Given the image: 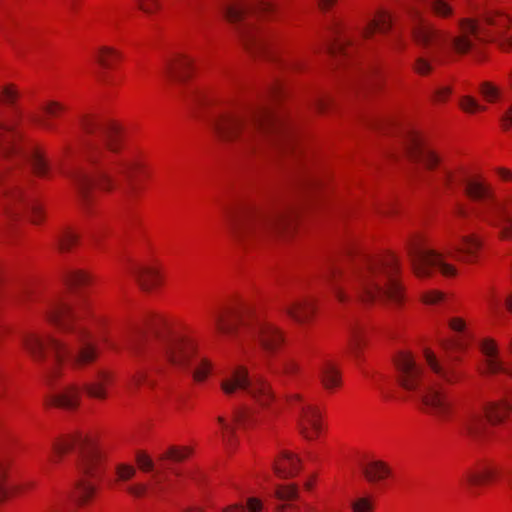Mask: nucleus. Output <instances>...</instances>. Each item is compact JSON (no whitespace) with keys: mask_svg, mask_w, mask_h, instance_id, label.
<instances>
[{"mask_svg":"<svg viewBox=\"0 0 512 512\" xmlns=\"http://www.w3.org/2000/svg\"><path fill=\"white\" fill-rule=\"evenodd\" d=\"M44 314L58 328L62 337L56 339L42 333L28 332L22 336L21 341L33 361L45 366L48 381L52 385L58 367L65 360L82 367L92 363L97 358L98 351L83 325L85 313L80 307L55 298L46 304Z\"/></svg>","mask_w":512,"mask_h":512,"instance_id":"nucleus-1","label":"nucleus"},{"mask_svg":"<svg viewBox=\"0 0 512 512\" xmlns=\"http://www.w3.org/2000/svg\"><path fill=\"white\" fill-rule=\"evenodd\" d=\"M398 272V259L389 253L376 257L364 256L349 267L331 263L323 278L342 304L349 301L351 292L363 302L399 305L404 295L398 282Z\"/></svg>","mask_w":512,"mask_h":512,"instance_id":"nucleus-2","label":"nucleus"},{"mask_svg":"<svg viewBox=\"0 0 512 512\" xmlns=\"http://www.w3.org/2000/svg\"><path fill=\"white\" fill-rule=\"evenodd\" d=\"M208 124L216 138L226 144L256 149L264 143H272L281 149L294 150L292 132L267 104L249 109L215 110Z\"/></svg>","mask_w":512,"mask_h":512,"instance_id":"nucleus-3","label":"nucleus"},{"mask_svg":"<svg viewBox=\"0 0 512 512\" xmlns=\"http://www.w3.org/2000/svg\"><path fill=\"white\" fill-rule=\"evenodd\" d=\"M80 125L83 132L90 137L87 140V146L94 168L92 171L76 168L68 174V177L75 186L79 201L86 206L89 202L90 188L93 185L103 190H111L114 187L115 177L120 175L130 179L137 170L138 163L131 159L109 158L104 153V149L116 153L120 148V131L115 123L84 117Z\"/></svg>","mask_w":512,"mask_h":512,"instance_id":"nucleus-4","label":"nucleus"},{"mask_svg":"<svg viewBox=\"0 0 512 512\" xmlns=\"http://www.w3.org/2000/svg\"><path fill=\"white\" fill-rule=\"evenodd\" d=\"M109 345L114 350L123 347L138 360H154L164 356L176 369L189 372L196 382L204 381L212 369L210 361L196 354L191 339L165 327H154L149 331L138 329L125 337L123 345Z\"/></svg>","mask_w":512,"mask_h":512,"instance_id":"nucleus-5","label":"nucleus"},{"mask_svg":"<svg viewBox=\"0 0 512 512\" xmlns=\"http://www.w3.org/2000/svg\"><path fill=\"white\" fill-rule=\"evenodd\" d=\"M405 10L411 18L413 40L427 51V55L419 56L415 61L414 69L419 74L425 75L432 70V61L438 59L439 53L452 50L457 54H465L482 40V28L475 20H459V32L451 36L425 18L415 4H407Z\"/></svg>","mask_w":512,"mask_h":512,"instance_id":"nucleus-6","label":"nucleus"},{"mask_svg":"<svg viewBox=\"0 0 512 512\" xmlns=\"http://www.w3.org/2000/svg\"><path fill=\"white\" fill-rule=\"evenodd\" d=\"M294 215L292 204L282 199L264 205H246L228 212L227 232L241 244L264 242L287 231Z\"/></svg>","mask_w":512,"mask_h":512,"instance_id":"nucleus-7","label":"nucleus"},{"mask_svg":"<svg viewBox=\"0 0 512 512\" xmlns=\"http://www.w3.org/2000/svg\"><path fill=\"white\" fill-rule=\"evenodd\" d=\"M18 97L12 85L0 87V154L15 166L29 162L36 176L46 177L50 166L44 153L26 140L20 128L23 111L16 105Z\"/></svg>","mask_w":512,"mask_h":512,"instance_id":"nucleus-8","label":"nucleus"},{"mask_svg":"<svg viewBox=\"0 0 512 512\" xmlns=\"http://www.w3.org/2000/svg\"><path fill=\"white\" fill-rule=\"evenodd\" d=\"M439 182L445 190L465 184V193L476 203L472 213L479 220L500 229V237L509 239L512 233V196L498 199L489 184L481 180H468L462 168H443Z\"/></svg>","mask_w":512,"mask_h":512,"instance_id":"nucleus-9","label":"nucleus"},{"mask_svg":"<svg viewBox=\"0 0 512 512\" xmlns=\"http://www.w3.org/2000/svg\"><path fill=\"white\" fill-rule=\"evenodd\" d=\"M213 321L220 335L237 341L257 339L267 353L275 351L283 341L277 327L255 315L247 306L215 312Z\"/></svg>","mask_w":512,"mask_h":512,"instance_id":"nucleus-10","label":"nucleus"},{"mask_svg":"<svg viewBox=\"0 0 512 512\" xmlns=\"http://www.w3.org/2000/svg\"><path fill=\"white\" fill-rule=\"evenodd\" d=\"M224 17L233 24L239 38L249 50L273 55L271 32L259 27L261 14L273 9L272 0H221Z\"/></svg>","mask_w":512,"mask_h":512,"instance_id":"nucleus-11","label":"nucleus"},{"mask_svg":"<svg viewBox=\"0 0 512 512\" xmlns=\"http://www.w3.org/2000/svg\"><path fill=\"white\" fill-rule=\"evenodd\" d=\"M395 365L398 370V379L401 386L417 392L423 403L426 413L439 422H448L453 418V401L441 387H435L427 383L421 368L416 364L409 352H400L395 357Z\"/></svg>","mask_w":512,"mask_h":512,"instance_id":"nucleus-12","label":"nucleus"},{"mask_svg":"<svg viewBox=\"0 0 512 512\" xmlns=\"http://www.w3.org/2000/svg\"><path fill=\"white\" fill-rule=\"evenodd\" d=\"M31 182L30 175L20 170L0 171V195L7 213L39 224L43 219V212L36 198L28 191Z\"/></svg>","mask_w":512,"mask_h":512,"instance_id":"nucleus-13","label":"nucleus"},{"mask_svg":"<svg viewBox=\"0 0 512 512\" xmlns=\"http://www.w3.org/2000/svg\"><path fill=\"white\" fill-rule=\"evenodd\" d=\"M392 25L391 16L385 11H378L374 17L367 16L360 27H358L357 36L339 23H335L332 27V42L327 49L329 54L335 58L349 57L356 49L358 38L367 39L373 35L375 31L386 33Z\"/></svg>","mask_w":512,"mask_h":512,"instance_id":"nucleus-14","label":"nucleus"},{"mask_svg":"<svg viewBox=\"0 0 512 512\" xmlns=\"http://www.w3.org/2000/svg\"><path fill=\"white\" fill-rule=\"evenodd\" d=\"M70 450L79 452V468L85 475L96 476L99 473L102 459L101 452L94 440L83 434L53 442L49 461L56 463L62 455Z\"/></svg>","mask_w":512,"mask_h":512,"instance_id":"nucleus-15","label":"nucleus"},{"mask_svg":"<svg viewBox=\"0 0 512 512\" xmlns=\"http://www.w3.org/2000/svg\"><path fill=\"white\" fill-rule=\"evenodd\" d=\"M407 255L418 277L429 276L432 269H438L444 276L456 275V268L446 262V255L428 247L420 238L407 244Z\"/></svg>","mask_w":512,"mask_h":512,"instance_id":"nucleus-16","label":"nucleus"},{"mask_svg":"<svg viewBox=\"0 0 512 512\" xmlns=\"http://www.w3.org/2000/svg\"><path fill=\"white\" fill-rule=\"evenodd\" d=\"M512 418V393L504 399L492 402L485 408V417L481 412H469L461 420L465 432L474 439L486 434L487 421L491 424L502 423Z\"/></svg>","mask_w":512,"mask_h":512,"instance_id":"nucleus-17","label":"nucleus"},{"mask_svg":"<svg viewBox=\"0 0 512 512\" xmlns=\"http://www.w3.org/2000/svg\"><path fill=\"white\" fill-rule=\"evenodd\" d=\"M220 386L229 396L238 390H243L263 406L273 398L269 385L261 379L252 380L248 370L243 366L231 369L224 374Z\"/></svg>","mask_w":512,"mask_h":512,"instance_id":"nucleus-18","label":"nucleus"},{"mask_svg":"<svg viewBox=\"0 0 512 512\" xmlns=\"http://www.w3.org/2000/svg\"><path fill=\"white\" fill-rule=\"evenodd\" d=\"M407 153L411 162L417 166V170L420 166L432 170L440 163L438 155L416 133L409 135Z\"/></svg>","mask_w":512,"mask_h":512,"instance_id":"nucleus-19","label":"nucleus"},{"mask_svg":"<svg viewBox=\"0 0 512 512\" xmlns=\"http://www.w3.org/2000/svg\"><path fill=\"white\" fill-rule=\"evenodd\" d=\"M273 512H301L299 489L295 484L276 485L271 495Z\"/></svg>","mask_w":512,"mask_h":512,"instance_id":"nucleus-20","label":"nucleus"},{"mask_svg":"<svg viewBox=\"0 0 512 512\" xmlns=\"http://www.w3.org/2000/svg\"><path fill=\"white\" fill-rule=\"evenodd\" d=\"M298 425L307 440H314L321 431L320 412L317 407L300 402Z\"/></svg>","mask_w":512,"mask_h":512,"instance_id":"nucleus-21","label":"nucleus"},{"mask_svg":"<svg viewBox=\"0 0 512 512\" xmlns=\"http://www.w3.org/2000/svg\"><path fill=\"white\" fill-rule=\"evenodd\" d=\"M480 348L485 357L483 368L485 373H504L512 377V365L508 366L504 361L500 359L498 347L494 340H483Z\"/></svg>","mask_w":512,"mask_h":512,"instance_id":"nucleus-22","label":"nucleus"},{"mask_svg":"<svg viewBox=\"0 0 512 512\" xmlns=\"http://www.w3.org/2000/svg\"><path fill=\"white\" fill-rule=\"evenodd\" d=\"M81 391V386L68 383L52 392L48 400L49 404L63 409H75L80 403Z\"/></svg>","mask_w":512,"mask_h":512,"instance_id":"nucleus-23","label":"nucleus"},{"mask_svg":"<svg viewBox=\"0 0 512 512\" xmlns=\"http://www.w3.org/2000/svg\"><path fill=\"white\" fill-rule=\"evenodd\" d=\"M285 313L297 323L309 321L315 311V300L310 297L292 299L283 305Z\"/></svg>","mask_w":512,"mask_h":512,"instance_id":"nucleus-24","label":"nucleus"},{"mask_svg":"<svg viewBox=\"0 0 512 512\" xmlns=\"http://www.w3.org/2000/svg\"><path fill=\"white\" fill-rule=\"evenodd\" d=\"M481 245V241L475 235L461 236L460 244L452 247L447 252V257L466 263L474 262Z\"/></svg>","mask_w":512,"mask_h":512,"instance_id":"nucleus-25","label":"nucleus"},{"mask_svg":"<svg viewBox=\"0 0 512 512\" xmlns=\"http://www.w3.org/2000/svg\"><path fill=\"white\" fill-rule=\"evenodd\" d=\"M217 421L221 427V437L223 441L231 446L235 438V425L247 428L251 422V415L247 409H236L233 412V421L229 422L224 417L219 416Z\"/></svg>","mask_w":512,"mask_h":512,"instance_id":"nucleus-26","label":"nucleus"},{"mask_svg":"<svg viewBox=\"0 0 512 512\" xmlns=\"http://www.w3.org/2000/svg\"><path fill=\"white\" fill-rule=\"evenodd\" d=\"M193 68V59L184 54H177L166 59L163 67L164 74L175 81H184Z\"/></svg>","mask_w":512,"mask_h":512,"instance_id":"nucleus-27","label":"nucleus"},{"mask_svg":"<svg viewBox=\"0 0 512 512\" xmlns=\"http://www.w3.org/2000/svg\"><path fill=\"white\" fill-rule=\"evenodd\" d=\"M498 473L499 470L496 466L485 464L466 470L462 475V482L468 488H472L492 481Z\"/></svg>","mask_w":512,"mask_h":512,"instance_id":"nucleus-28","label":"nucleus"},{"mask_svg":"<svg viewBox=\"0 0 512 512\" xmlns=\"http://www.w3.org/2000/svg\"><path fill=\"white\" fill-rule=\"evenodd\" d=\"M273 468L277 477L281 479L291 478L299 472L300 460L296 455L285 451L282 453L281 457L274 462Z\"/></svg>","mask_w":512,"mask_h":512,"instance_id":"nucleus-29","label":"nucleus"},{"mask_svg":"<svg viewBox=\"0 0 512 512\" xmlns=\"http://www.w3.org/2000/svg\"><path fill=\"white\" fill-rule=\"evenodd\" d=\"M130 273L144 291H150L159 283V274L151 267L135 265L131 268Z\"/></svg>","mask_w":512,"mask_h":512,"instance_id":"nucleus-30","label":"nucleus"},{"mask_svg":"<svg viewBox=\"0 0 512 512\" xmlns=\"http://www.w3.org/2000/svg\"><path fill=\"white\" fill-rule=\"evenodd\" d=\"M113 382V375L107 371H99L93 381L85 384L84 388L88 396L105 399L107 397L106 387Z\"/></svg>","mask_w":512,"mask_h":512,"instance_id":"nucleus-31","label":"nucleus"},{"mask_svg":"<svg viewBox=\"0 0 512 512\" xmlns=\"http://www.w3.org/2000/svg\"><path fill=\"white\" fill-rule=\"evenodd\" d=\"M425 359L433 373L441 380L451 383L456 378L450 367L440 362L435 354L429 350L425 351Z\"/></svg>","mask_w":512,"mask_h":512,"instance_id":"nucleus-32","label":"nucleus"},{"mask_svg":"<svg viewBox=\"0 0 512 512\" xmlns=\"http://www.w3.org/2000/svg\"><path fill=\"white\" fill-rule=\"evenodd\" d=\"M319 377L326 389H332L340 385L339 370L329 361H325L321 364L319 368Z\"/></svg>","mask_w":512,"mask_h":512,"instance_id":"nucleus-33","label":"nucleus"},{"mask_svg":"<svg viewBox=\"0 0 512 512\" xmlns=\"http://www.w3.org/2000/svg\"><path fill=\"white\" fill-rule=\"evenodd\" d=\"M43 110L47 118L34 114L31 115V120L38 123L46 130H54L55 125L48 118L57 117L59 113L64 110V107L56 101H50L43 107Z\"/></svg>","mask_w":512,"mask_h":512,"instance_id":"nucleus-34","label":"nucleus"},{"mask_svg":"<svg viewBox=\"0 0 512 512\" xmlns=\"http://www.w3.org/2000/svg\"><path fill=\"white\" fill-rule=\"evenodd\" d=\"M363 474L369 482H376L386 478L389 468L382 461H373L363 467Z\"/></svg>","mask_w":512,"mask_h":512,"instance_id":"nucleus-35","label":"nucleus"},{"mask_svg":"<svg viewBox=\"0 0 512 512\" xmlns=\"http://www.w3.org/2000/svg\"><path fill=\"white\" fill-rule=\"evenodd\" d=\"M270 371L283 382L292 379L299 371L297 363L292 360H283L279 366L269 365Z\"/></svg>","mask_w":512,"mask_h":512,"instance_id":"nucleus-36","label":"nucleus"},{"mask_svg":"<svg viewBox=\"0 0 512 512\" xmlns=\"http://www.w3.org/2000/svg\"><path fill=\"white\" fill-rule=\"evenodd\" d=\"M78 240L79 235L70 228H66L56 236V245L59 251L68 252L78 243Z\"/></svg>","mask_w":512,"mask_h":512,"instance_id":"nucleus-37","label":"nucleus"},{"mask_svg":"<svg viewBox=\"0 0 512 512\" xmlns=\"http://www.w3.org/2000/svg\"><path fill=\"white\" fill-rule=\"evenodd\" d=\"M67 285L73 289H80L90 283L89 275L82 270L70 271L66 276Z\"/></svg>","mask_w":512,"mask_h":512,"instance_id":"nucleus-38","label":"nucleus"},{"mask_svg":"<svg viewBox=\"0 0 512 512\" xmlns=\"http://www.w3.org/2000/svg\"><path fill=\"white\" fill-rule=\"evenodd\" d=\"M449 327L457 333L462 334L461 336L454 339V345L457 347H463L466 344V340L469 337L466 323L463 319L455 317L449 320Z\"/></svg>","mask_w":512,"mask_h":512,"instance_id":"nucleus-39","label":"nucleus"},{"mask_svg":"<svg viewBox=\"0 0 512 512\" xmlns=\"http://www.w3.org/2000/svg\"><path fill=\"white\" fill-rule=\"evenodd\" d=\"M119 57V52L111 47L103 46L99 49L96 60L103 68H111L114 60Z\"/></svg>","mask_w":512,"mask_h":512,"instance_id":"nucleus-40","label":"nucleus"},{"mask_svg":"<svg viewBox=\"0 0 512 512\" xmlns=\"http://www.w3.org/2000/svg\"><path fill=\"white\" fill-rule=\"evenodd\" d=\"M263 511V503L258 498H249L247 500V505H232L223 512H262Z\"/></svg>","mask_w":512,"mask_h":512,"instance_id":"nucleus-41","label":"nucleus"},{"mask_svg":"<svg viewBox=\"0 0 512 512\" xmlns=\"http://www.w3.org/2000/svg\"><path fill=\"white\" fill-rule=\"evenodd\" d=\"M190 453L188 448L179 449L176 447H170L166 452L160 455L159 460L162 462L172 461L180 462L184 460Z\"/></svg>","mask_w":512,"mask_h":512,"instance_id":"nucleus-42","label":"nucleus"},{"mask_svg":"<svg viewBox=\"0 0 512 512\" xmlns=\"http://www.w3.org/2000/svg\"><path fill=\"white\" fill-rule=\"evenodd\" d=\"M352 512H372L373 500L369 496L357 497L350 502Z\"/></svg>","mask_w":512,"mask_h":512,"instance_id":"nucleus-43","label":"nucleus"},{"mask_svg":"<svg viewBox=\"0 0 512 512\" xmlns=\"http://www.w3.org/2000/svg\"><path fill=\"white\" fill-rule=\"evenodd\" d=\"M94 490L95 488L91 483L87 481L79 482L77 487L76 501L81 504L85 503L92 497Z\"/></svg>","mask_w":512,"mask_h":512,"instance_id":"nucleus-44","label":"nucleus"},{"mask_svg":"<svg viewBox=\"0 0 512 512\" xmlns=\"http://www.w3.org/2000/svg\"><path fill=\"white\" fill-rule=\"evenodd\" d=\"M480 91L483 97L489 102L497 100L501 94L500 89L490 82H483L480 86Z\"/></svg>","mask_w":512,"mask_h":512,"instance_id":"nucleus-45","label":"nucleus"},{"mask_svg":"<svg viewBox=\"0 0 512 512\" xmlns=\"http://www.w3.org/2000/svg\"><path fill=\"white\" fill-rule=\"evenodd\" d=\"M116 474L118 481H127L136 474V469L127 464H119L116 467Z\"/></svg>","mask_w":512,"mask_h":512,"instance_id":"nucleus-46","label":"nucleus"},{"mask_svg":"<svg viewBox=\"0 0 512 512\" xmlns=\"http://www.w3.org/2000/svg\"><path fill=\"white\" fill-rule=\"evenodd\" d=\"M460 107L462 110H464L467 113H474L478 110H483L484 108L478 104V102L470 97V96H464L461 98Z\"/></svg>","mask_w":512,"mask_h":512,"instance_id":"nucleus-47","label":"nucleus"},{"mask_svg":"<svg viewBox=\"0 0 512 512\" xmlns=\"http://www.w3.org/2000/svg\"><path fill=\"white\" fill-rule=\"evenodd\" d=\"M489 25L505 28L509 23V19L505 15L489 14L486 18Z\"/></svg>","mask_w":512,"mask_h":512,"instance_id":"nucleus-48","label":"nucleus"},{"mask_svg":"<svg viewBox=\"0 0 512 512\" xmlns=\"http://www.w3.org/2000/svg\"><path fill=\"white\" fill-rule=\"evenodd\" d=\"M140 10L146 14H152L158 9L157 0H136Z\"/></svg>","mask_w":512,"mask_h":512,"instance_id":"nucleus-49","label":"nucleus"},{"mask_svg":"<svg viewBox=\"0 0 512 512\" xmlns=\"http://www.w3.org/2000/svg\"><path fill=\"white\" fill-rule=\"evenodd\" d=\"M139 468L143 471H152L154 468V463L150 459V457L144 453H138L136 457Z\"/></svg>","mask_w":512,"mask_h":512,"instance_id":"nucleus-50","label":"nucleus"},{"mask_svg":"<svg viewBox=\"0 0 512 512\" xmlns=\"http://www.w3.org/2000/svg\"><path fill=\"white\" fill-rule=\"evenodd\" d=\"M6 470L7 463L0 460V500H3L8 494V490L5 487Z\"/></svg>","mask_w":512,"mask_h":512,"instance_id":"nucleus-51","label":"nucleus"},{"mask_svg":"<svg viewBox=\"0 0 512 512\" xmlns=\"http://www.w3.org/2000/svg\"><path fill=\"white\" fill-rule=\"evenodd\" d=\"M124 489L134 497L144 496L147 492V486L144 484L128 485Z\"/></svg>","mask_w":512,"mask_h":512,"instance_id":"nucleus-52","label":"nucleus"},{"mask_svg":"<svg viewBox=\"0 0 512 512\" xmlns=\"http://www.w3.org/2000/svg\"><path fill=\"white\" fill-rule=\"evenodd\" d=\"M360 344H361L360 332L354 328L351 329L350 340H349V346H350L351 352L356 353Z\"/></svg>","mask_w":512,"mask_h":512,"instance_id":"nucleus-53","label":"nucleus"},{"mask_svg":"<svg viewBox=\"0 0 512 512\" xmlns=\"http://www.w3.org/2000/svg\"><path fill=\"white\" fill-rule=\"evenodd\" d=\"M444 295L439 291H429L423 296V300L427 304H436L442 301Z\"/></svg>","mask_w":512,"mask_h":512,"instance_id":"nucleus-54","label":"nucleus"},{"mask_svg":"<svg viewBox=\"0 0 512 512\" xmlns=\"http://www.w3.org/2000/svg\"><path fill=\"white\" fill-rule=\"evenodd\" d=\"M147 375L144 371H138L135 373L130 380V383L128 384L129 389H133L134 387H138L143 382L146 381Z\"/></svg>","mask_w":512,"mask_h":512,"instance_id":"nucleus-55","label":"nucleus"},{"mask_svg":"<svg viewBox=\"0 0 512 512\" xmlns=\"http://www.w3.org/2000/svg\"><path fill=\"white\" fill-rule=\"evenodd\" d=\"M451 88L448 86L440 87L435 90L434 92V98L436 101H445L448 96L451 94Z\"/></svg>","mask_w":512,"mask_h":512,"instance_id":"nucleus-56","label":"nucleus"},{"mask_svg":"<svg viewBox=\"0 0 512 512\" xmlns=\"http://www.w3.org/2000/svg\"><path fill=\"white\" fill-rule=\"evenodd\" d=\"M487 303L492 312H497L500 307V300L494 293V291L491 292L490 295L487 296Z\"/></svg>","mask_w":512,"mask_h":512,"instance_id":"nucleus-57","label":"nucleus"},{"mask_svg":"<svg viewBox=\"0 0 512 512\" xmlns=\"http://www.w3.org/2000/svg\"><path fill=\"white\" fill-rule=\"evenodd\" d=\"M501 121L504 129H509L512 126V105L503 114Z\"/></svg>","mask_w":512,"mask_h":512,"instance_id":"nucleus-58","label":"nucleus"},{"mask_svg":"<svg viewBox=\"0 0 512 512\" xmlns=\"http://www.w3.org/2000/svg\"><path fill=\"white\" fill-rule=\"evenodd\" d=\"M454 214L460 218H467L469 212L464 205L457 203L454 207Z\"/></svg>","mask_w":512,"mask_h":512,"instance_id":"nucleus-59","label":"nucleus"},{"mask_svg":"<svg viewBox=\"0 0 512 512\" xmlns=\"http://www.w3.org/2000/svg\"><path fill=\"white\" fill-rule=\"evenodd\" d=\"M335 3L336 0H319L318 5L322 11H328Z\"/></svg>","mask_w":512,"mask_h":512,"instance_id":"nucleus-60","label":"nucleus"},{"mask_svg":"<svg viewBox=\"0 0 512 512\" xmlns=\"http://www.w3.org/2000/svg\"><path fill=\"white\" fill-rule=\"evenodd\" d=\"M497 173L503 180H511L512 179V173L505 168H498Z\"/></svg>","mask_w":512,"mask_h":512,"instance_id":"nucleus-61","label":"nucleus"},{"mask_svg":"<svg viewBox=\"0 0 512 512\" xmlns=\"http://www.w3.org/2000/svg\"><path fill=\"white\" fill-rule=\"evenodd\" d=\"M391 45L394 49L401 48L403 46V41L400 36L395 37L392 39Z\"/></svg>","mask_w":512,"mask_h":512,"instance_id":"nucleus-62","label":"nucleus"},{"mask_svg":"<svg viewBox=\"0 0 512 512\" xmlns=\"http://www.w3.org/2000/svg\"><path fill=\"white\" fill-rule=\"evenodd\" d=\"M325 105H326V99H324L323 97H318L315 100V106L317 107V109L322 110Z\"/></svg>","mask_w":512,"mask_h":512,"instance_id":"nucleus-63","label":"nucleus"},{"mask_svg":"<svg viewBox=\"0 0 512 512\" xmlns=\"http://www.w3.org/2000/svg\"><path fill=\"white\" fill-rule=\"evenodd\" d=\"M29 294V291L28 289L26 288H22L19 292H17V294L15 295V297L17 298V300L21 301L22 298L28 296Z\"/></svg>","mask_w":512,"mask_h":512,"instance_id":"nucleus-64","label":"nucleus"}]
</instances>
